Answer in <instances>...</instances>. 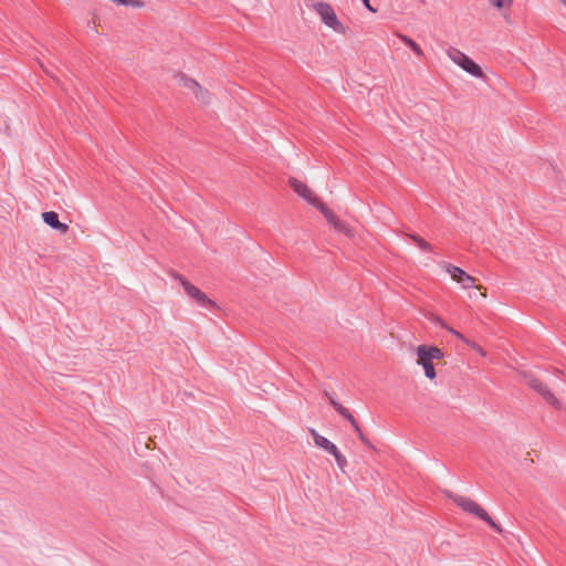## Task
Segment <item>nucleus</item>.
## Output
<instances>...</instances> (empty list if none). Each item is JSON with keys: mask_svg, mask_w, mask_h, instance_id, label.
Returning a JSON list of instances; mask_svg holds the SVG:
<instances>
[{"mask_svg": "<svg viewBox=\"0 0 566 566\" xmlns=\"http://www.w3.org/2000/svg\"><path fill=\"white\" fill-rule=\"evenodd\" d=\"M455 337L462 342H464L465 344H469V339L465 338L461 333H455Z\"/></svg>", "mask_w": 566, "mask_h": 566, "instance_id": "412c9836", "label": "nucleus"}, {"mask_svg": "<svg viewBox=\"0 0 566 566\" xmlns=\"http://www.w3.org/2000/svg\"><path fill=\"white\" fill-rule=\"evenodd\" d=\"M175 78L177 84L184 90H186L188 93L193 94L198 102L205 105L210 104V92L207 88L202 87L196 80L189 77L184 73H178L175 76Z\"/></svg>", "mask_w": 566, "mask_h": 566, "instance_id": "423d86ee", "label": "nucleus"}, {"mask_svg": "<svg viewBox=\"0 0 566 566\" xmlns=\"http://www.w3.org/2000/svg\"><path fill=\"white\" fill-rule=\"evenodd\" d=\"M361 2L364 3L365 8L371 12V13H376L377 12V9L374 8L371 4H370V0H361Z\"/></svg>", "mask_w": 566, "mask_h": 566, "instance_id": "a211bd4d", "label": "nucleus"}, {"mask_svg": "<svg viewBox=\"0 0 566 566\" xmlns=\"http://www.w3.org/2000/svg\"><path fill=\"white\" fill-rule=\"evenodd\" d=\"M418 247L424 251H431L432 250V247L430 245V243H428L426 240L422 239V241H419V244Z\"/></svg>", "mask_w": 566, "mask_h": 566, "instance_id": "f3484780", "label": "nucleus"}, {"mask_svg": "<svg viewBox=\"0 0 566 566\" xmlns=\"http://www.w3.org/2000/svg\"><path fill=\"white\" fill-rule=\"evenodd\" d=\"M111 1L118 6L134 7V8L144 7V2L142 0H111Z\"/></svg>", "mask_w": 566, "mask_h": 566, "instance_id": "4468645a", "label": "nucleus"}, {"mask_svg": "<svg viewBox=\"0 0 566 566\" xmlns=\"http://www.w3.org/2000/svg\"><path fill=\"white\" fill-rule=\"evenodd\" d=\"M433 322H434L436 324L440 325L442 328H447V326H448V325L444 323V321H443V319H441V318H439V317H434V318H433Z\"/></svg>", "mask_w": 566, "mask_h": 566, "instance_id": "aec40b11", "label": "nucleus"}, {"mask_svg": "<svg viewBox=\"0 0 566 566\" xmlns=\"http://www.w3.org/2000/svg\"><path fill=\"white\" fill-rule=\"evenodd\" d=\"M43 221L52 229L64 234L69 231V227L65 223L59 221V216L54 211H46L41 214Z\"/></svg>", "mask_w": 566, "mask_h": 566, "instance_id": "9b49d317", "label": "nucleus"}, {"mask_svg": "<svg viewBox=\"0 0 566 566\" xmlns=\"http://www.w3.org/2000/svg\"><path fill=\"white\" fill-rule=\"evenodd\" d=\"M448 496L464 512L474 514L482 521L486 522L495 531L502 532V528L493 521V518L488 514V512L471 497L452 494L450 492L448 493Z\"/></svg>", "mask_w": 566, "mask_h": 566, "instance_id": "20e7f679", "label": "nucleus"}, {"mask_svg": "<svg viewBox=\"0 0 566 566\" xmlns=\"http://www.w3.org/2000/svg\"><path fill=\"white\" fill-rule=\"evenodd\" d=\"M185 290V293L193 300L198 305L203 307H217L216 302L207 296L199 287L193 285L191 282L186 280L185 277L177 276Z\"/></svg>", "mask_w": 566, "mask_h": 566, "instance_id": "1a4fd4ad", "label": "nucleus"}, {"mask_svg": "<svg viewBox=\"0 0 566 566\" xmlns=\"http://www.w3.org/2000/svg\"><path fill=\"white\" fill-rule=\"evenodd\" d=\"M447 56L452 61L455 65H458L465 73L475 78H484V72L482 67L475 63L468 54L462 52L457 48H449L446 51Z\"/></svg>", "mask_w": 566, "mask_h": 566, "instance_id": "39448f33", "label": "nucleus"}, {"mask_svg": "<svg viewBox=\"0 0 566 566\" xmlns=\"http://www.w3.org/2000/svg\"><path fill=\"white\" fill-rule=\"evenodd\" d=\"M415 364L419 367L424 378L433 385H437L438 379V366L444 358L443 352L434 346L428 344H421L412 349Z\"/></svg>", "mask_w": 566, "mask_h": 566, "instance_id": "f03ea898", "label": "nucleus"}, {"mask_svg": "<svg viewBox=\"0 0 566 566\" xmlns=\"http://www.w3.org/2000/svg\"><path fill=\"white\" fill-rule=\"evenodd\" d=\"M321 23L336 35H346L349 27L339 18L334 6L327 1H315L311 6Z\"/></svg>", "mask_w": 566, "mask_h": 566, "instance_id": "7ed1b4c3", "label": "nucleus"}, {"mask_svg": "<svg viewBox=\"0 0 566 566\" xmlns=\"http://www.w3.org/2000/svg\"><path fill=\"white\" fill-rule=\"evenodd\" d=\"M528 384L533 389L537 390L548 403L559 408V400L541 380L536 378H531Z\"/></svg>", "mask_w": 566, "mask_h": 566, "instance_id": "9d476101", "label": "nucleus"}, {"mask_svg": "<svg viewBox=\"0 0 566 566\" xmlns=\"http://www.w3.org/2000/svg\"><path fill=\"white\" fill-rule=\"evenodd\" d=\"M343 417H345L350 423H355V418L353 415L348 411V409L342 413Z\"/></svg>", "mask_w": 566, "mask_h": 566, "instance_id": "6ab92c4d", "label": "nucleus"}, {"mask_svg": "<svg viewBox=\"0 0 566 566\" xmlns=\"http://www.w3.org/2000/svg\"><path fill=\"white\" fill-rule=\"evenodd\" d=\"M409 238L416 242L417 244H419V241H422V238H420L419 235H416V234H410Z\"/></svg>", "mask_w": 566, "mask_h": 566, "instance_id": "4be33fe9", "label": "nucleus"}, {"mask_svg": "<svg viewBox=\"0 0 566 566\" xmlns=\"http://www.w3.org/2000/svg\"><path fill=\"white\" fill-rule=\"evenodd\" d=\"M564 6H566V0H559Z\"/></svg>", "mask_w": 566, "mask_h": 566, "instance_id": "a878e982", "label": "nucleus"}, {"mask_svg": "<svg viewBox=\"0 0 566 566\" xmlns=\"http://www.w3.org/2000/svg\"><path fill=\"white\" fill-rule=\"evenodd\" d=\"M290 187L305 201H307L313 207L317 208L326 221L338 232L344 233L348 238L354 237V230L344 221H342L336 213L328 208L318 196L306 184L296 179H289Z\"/></svg>", "mask_w": 566, "mask_h": 566, "instance_id": "f257e3e1", "label": "nucleus"}, {"mask_svg": "<svg viewBox=\"0 0 566 566\" xmlns=\"http://www.w3.org/2000/svg\"><path fill=\"white\" fill-rule=\"evenodd\" d=\"M488 2L499 11L510 10L513 4V0H488Z\"/></svg>", "mask_w": 566, "mask_h": 566, "instance_id": "f8f14e48", "label": "nucleus"}, {"mask_svg": "<svg viewBox=\"0 0 566 566\" xmlns=\"http://www.w3.org/2000/svg\"><path fill=\"white\" fill-rule=\"evenodd\" d=\"M473 350H475L478 354H480L481 356H485V352L484 349L479 346L476 343L474 342H469L468 344Z\"/></svg>", "mask_w": 566, "mask_h": 566, "instance_id": "2eb2a0df", "label": "nucleus"}, {"mask_svg": "<svg viewBox=\"0 0 566 566\" xmlns=\"http://www.w3.org/2000/svg\"><path fill=\"white\" fill-rule=\"evenodd\" d=\"M401 39L418 56L423 55L422 49L412 39L405 35H402Z\"/></svg>", "mask_w": 566, "mask_h": 566, "instance_id": "ddd939ff", "label": "nucleus"}, {"mask_svg": "<svg viewBox=\"0 0 566 566\" xmlns=\"http://www.w3.org/2000/svg\"><path fill=\"white\" fill-rule=\"evenodd\" d=\"M310 433L313 438L314 444L317 448H321V449L325 450L326 452L331 453L335 458V461H336L338 468L340 470H344L347 465V459L345 458V455H343L340 453L338 448L333 442H331L327 438L319 434L315 429L311 428Z\"/></svg>", "mask_w": 566, "mask_h": 566, "instance_id": "0eeeda50", "label": "nucleus"}, {"mask_svg": "<svg viewBox=\"0 0 566 566\" xmlns=\"http://www.w3.org/2000/svg\"><path fill=\"white\" fill-rule=\"evenodd\" d=\"M449 333H451L452 335L455 336V333H459L458 331L453 329L452 327H450L449 325L447 326L446 328Z\"/></svg>", "mask_w": 566, "mask_h": 566, "instance_id": "b1692460", "label": "nucleus"}, {"mask_svg": "<svg viewBox=\"0 0 566 566\" xmlns=\"http://www.w3.org/2000/svg\"><path fill=\"white\" fill-rule=\"evenodd\" d=\"M331 403L334 406L335 409L337 408V406L340 405V403L336 402L334 399H331Z\"/></svg>", "mask_w": 566, "mask_h": 566, "instance_id": "393cba45", "label": "nucleus"}, {"mask_svg": "<svg viewBox=\"0 0 566 566\" xmlns=\"http://www.w3.org/2000/svg\"><path fill=\"white\" fill-rule=\"evenodd\" d=\"M352 426L354 427V429L356 430V432L359 434V438L360 440L364 442V443H367V440L366 438L363 436L361 431H360V427L358 426L357 421L355 420V423H352Z\"/></svg>", "mask_w": 566, "mask_h": 566, "instance_id": "dca6fc26", "label": "nucleus"}, {"mask_svg": "<svg viewBox=\"0 0 566 566\" xmlns=\"http://www.w3.org/2000/svg\"><path fill=\"white\" fill-rule=\"evenodd\" d=\"M336 410L342 415V413H344L347 410V408H345L342 405H339V406H337Z\"/></svg>", "mask_w": 566, "mask_h": 566, "instance_id": "5701e85b", "label": "nucleus"}, {"mask_svg": "<svg viewBox=\"0 0 566 566\" xmlns=\"http://www.w3.org/2000/svg\"><path fill=\"white\" fill-rule=\"evenodd\" d=\"M446 271L450 274L452 280H454L457 283H459L462 286V289L468 290V289L474 287V289L481 291V295L483 297H486L485 289L482 285H476L475 279L473 276H471L470 274H468L464 270H462L455 265L447 264Z\"/></svg>", "mask_w": 566, "mask_h": 566, "instance_id": "6e6552de", "label": "nucleus"}]
</instances>
